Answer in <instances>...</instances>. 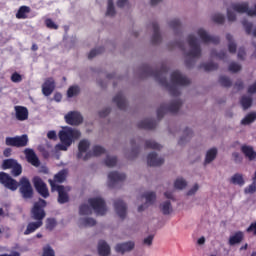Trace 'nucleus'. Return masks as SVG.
I'll return each mask as SVG.
<instances>
[{"mask_svg":"<svg viewBox=\"0 0 256 256\" xmlns=\"http://www.w3.org/2000/svg\"><path fill=\"white\" fill-rule=\"evenodd\" d=\"M242 25H243L247 35H251V33H253V23H251L247 20H243Z\"/></svg>","mask_w":256,"mask_h":256,"instance_id":"6e6d98bb","label":"nucleus"},{"mask_svg":"<svg viewBox=\"0 0 256 256\" xmlns=\"http://www.w3.org/2000/svg\"><path fill=\"white\" fill-rule=\"evenodd\" d=\"M138 129H147V130H151V129H155L157 127V122L155 120H151V119H145L140 121L137 124Z\"/></svg>","mask_w":256,"mask_h":256,"instance_id":"cd10ccee","label":"nucleus"},{"mask_svg":"<svg viewBox=\"0 0 256 256\" xmlns=\"http://www.w3.org/2000/svg\"><path fill=\"white\" fill-rule=\"evenodd\" d=\"M248 93H250V95L256 93V81L248 87Z\"/></svg>","mask_w":256,"mask_h":256,"instance_id":"774afa93","label":"nucleus"},{"mask_svg":"<svg viewBox=\"0 0 256 256\" xmlns=\"http://www.w3.org/2000/svg\"><path fill=\"white\" fill-rule=\"evenodd\" d=\"M104 51H105L104 47L92 49L88 54V59H93L94 57H97V55H101V53H103Z\"/></svg>","mask_w":256,"mask_h":256,"instance_id":"09e8293b","label":"nucleus"},{"mask_svg":"<svg viewBox=\"0 0 256 256\" xmlns=\"http://www.w3.org/2000/svg\"><path fill=\"white\" fill-rule=\"evenodd\" d=\"M58 135L62 143L58 145V149H60V151H67V149L73 145V141H77V139L81 137V132L77 129L67 127L61 130Z\"/></svg>","mask_w":256,"mask_h":256,"instance_id":"20e7f679","label":"nucleus"},{"mask_svg":"<svg viewBox=\"0 0 256 256\" xmlns=\"http://www.w3.org/2000/svg\"><path fill=\"white\" fill-rule=\"evenodd\" d=\"M51 183V191H57L58 192V203L60 205H64V203H69V194L65 191V186L63 185H57L53 182Z\"/></svg>","mask_w":256,"mask_h":256,"instance_id":"9b49d317","label":"nucleus"},{"mask_svg":"<svg viewBox=\"0 0 256 256\" xmlns=\"http://www.w3.org/2000/svg\"><path fill=\"white\" fill-rule=\"evenodd\" d=\"M55 91V79L47 78L42 85V93L45 97H49Z\"/></svg>","mask_w":256,"mask_h":256,"instance_id":"a211bd4d","label":"nucleus"},{"mask_svg":"<svg viewBox=\"0 0 256 256\" xmlns=\"http://www.w3.org/2000/svg\"><path fill=\"white\" fill-rule=\"evenodd\" d=\"M42 256H55V251L51 249V246H46L43 249Z\"/></svg>","mask_w":256,"mask_h":256,"instance_id":"e2e57ef3","label":"nucleus"},{"mask_svg":"<svg viewBox=\"0 0 256 256\" xmlns=\"http://www.w3.org/2000/svg\"><path fill=\"white\" fill-rule=\"evenodd\" d=\"M91 144L89 143L88 140H81L78 144V151L80 152H84V153H87V149H89V146Z\"/></svg>","mask_w":256,"mask_h":256,"instance_id":"c03bdc74","label":"nucleus"},{"mask_svg":"<svg viewBox=\"0 0 256 256\" xmlns=\"http://www.w3.org/2000/svg\"><path fill=\"white\" fill-rule=\"evenodd\" d=\"M169 26L173 31H179L181 29V21H179V19H174L169 22Z\"/></svg>","mask_w":256,"mask_h":256,"instance_id":"4d7b16f0","label":"nucleus"},{"mask_svg":"<svg viewBox=\"0 0 256 256\" xmlns=\"http://www.w3.org/2000/svg\"><path fill=\"white\" fill-rule=\"evenodd\" d=\"M241 69H242L241 64H239L237 62H232L228 66V71H230V73H239V71H241Z\"/></svg>","mask_w":256,"mask_h":256,"instance_id":"a18cd8bd","label":"nucleus"},{"mask_svg":"<svg viewBox=\"0 0 256 256\" xmlns=\"http://www.w3.org/2000/svg\"><path fill=\"white\" fill-rule=\"evenodd\" d=\"M67 179V170L63 169L60 170L57 174L54 175V179L48 180V183L50 184L51 187V182L54 183V185H57V183H64V181Z\"/></svg>","mask_w":256,"mask_h":256,"instance_id":"a878e982","label":"nucleus"},{"mask_svg":"<svg viewBox=\"0 0 256 256\" xmlns=\"http://www.w3.org/2000/svg\"><path fill=\"white\" fill-rule=\"evenodd\" d=\"M103 154H105V148L100 145H95L92 148V151H89L85 154L83 161H87L88 159H91V157H101Z\"/></svg>","mask_w":256,"mask_h":256,"instance_id":"5701e85b","label":"nucleus"},{"mask_svg":"<svg viewBox=\"0 0 256 256\" xmlns=\"http://www.w3.org/2000/svg\"><path fill=\"white\" fill-rule=\"evenodd\" d=\"M45 207H47V201L44 199L40 198L37 202L34 203L30 211V217L35 222H30L27 224L24 235H31V233H35L37 229H41V227H43V219L47 217Z\"/></svg>","mask_w":256,"mask_h":256,"instance_id":"f03ea898","label":"nucleus"},{"mask_svg":"<svg viewBox=\"0 0 256 256\" xmlns=\"http://www.w3.org/2000/svg\"><path fill=\"white\" fill-rule=\"evenodd\" d=\"M55 227H57V220L54 218H48L46 220V229H48V231H53Z\"/></svg>","mask_w":256,"mask_h":256,"instance_id":"5fc2aeb1","label":"nucleus"},{"mask_svg":"<svg viewBox=\"0 0 256 256\" xmlns=\"http://www.w3.org/2000/svg\"><path fill=\"white\" fill-rule=\"evenodd\" d=\"M88 203L96 215H105V213H107V204H105V200L103 198H90L88 199Z\"/></svg>","mask_w":256,"mask_h":256,"instance_id":"6e6552de","label":"nucleus"},{"mask_svg":"<svg viewBox=\"0 0 256 256\" xmlns=\"http://www.w3.org/2000/svg\"><path fill=\"white\" fill-rule=\"evenodd\" d=\"M247 233H253V235H256V221L247 228Z\"/></svg>","mask_w":256,"mask_h":256,"instance_id":"338daca9","label":"nucleus"},{"mask_svg":"<svg viewBox=\"0 0 256 256\" xmlns=\"http://www.w3.org/2000/svg\"><path fill=\"white\" fill-rule=\"evenodd\" d=\"M28 13H31V8L29 6H21L16 13V19H27Z\"/></svg>","mask_w":256,"mask_h":256,"instance_id":"7c9ffc66","label":"nucleus"},{"mask_svg":"<svg viewBox=\"0 0 256 256\" xmlns=\"http://www.w3.org/2000/svg\"><path fill=\"white\" fill-rule=\"evenodd\" d=\"M106 15L108 17H113L115 15V5L113 4V0H108Z\"/></svg>","mask_w":256,"mask_h":256,"instance_id":"864d4df0","label":"nucleus"},{"mask_svg":"<svg viewBox=\"0 0 256 256\" xmlns=\"http://www.w3.org/2000/svg\"><path fill=\"white\" fill-rule=\"evenodd\" d=\"M32 183L39 195L43 197L44 199H47L49 197V188H47V184L41 179L39 176H35L32 179Z\"/></svg>","mask_w":256,"mask_h":256,"instance_id":"9d476101","label":"nucleus"},{"mask_svg":"<svg viewBox=\"0 0 256 256\" xmlns=\"http://www.w3.org/2000/svg\"><path fill=\"white\" fill-rule=\"evenodd\" d=\"M211 57H217L221 61H225V59H227V52L224 50H222L220 52H217V50H212Z\"/></svg>","mask_w":256,"mask_h":256,"instance_id":"37998d69","label":"nucleus"},{"mask_svg":"<svg viewBox=\"0 0 256 256\" xmlns=\"http://www.w3.org/2000/svg\"><path fill=\"white\" fill-rule=\"evenodd\" d=\"M171 82L174 85H180L181 87L191 84V80H189V78L186 76H183L179 71H174L171 73Z\"/></svg>","mask_w":256,"mask_h":256,"instance_id":"4468645a","label":"nucleus"},{"mask_svg":"<svg viewBox=\"0 0 256 256\" xmlns=\"http://www.w3.org/2000/svg\"><path fill=\"white\" fill-rule=\"evenodd\" d=\"M256 121V112H251L247 114L241 121L242 125H251Z\"/></svg>","mask_w":256,"mask_h":256,"instance_id":"ea45409f","label":"nucleus"},{"mask_svg":"<svg viewBox=\"0 0 256 256\" xmlns=\"http://www.w3.org/2000/svg\"><path fill=\"white\" fill-rule=\"evenodd\" d=\"M113 103H116L118 109L121 111H125V109H127V100L125 99V96H123L122 92H119L114 96Z\"/></svg>","mask_w":256,"mask_h":256,"instance_id":"b1692460","label":"nucleus"},{"mask_svg":"<svg viewBox=\"0 0 256 256\" xmlns=\"http://www.w3.org/2000/svg\"><path fill=\"white\" fill-rule=\"evenodd\" d=\"M200 69H204V71L209 72V71H217L219 69V64L215 62H206L200 64Z\"/></svg>","mask_w":256,"mask_h":256,"instance_id":"72a5a7b5","label":"nucleus"},{"mask_svg":"<svg viewBox=\"0 0 256 256\" xmlns=\"http://www.w3.org/2000/svg\"><path fill=\"white\" fill-rule=\"evenodd\" d=\"M243 241V232L238 231L233 236H230L229 238V245H237Z\"/></svg>","mask_w":256,"mask_h":256,"instance_id":"2f4dec72","label":"nucleus"},{"mask_svg":"<svg viewBox=\"0 0 256 256\" xmlns=\"http://www.w3.org/2000/svg\"><path fill=\"white\" fill-rule=\"evenodd\" d=\"M98 253L100 256H109L111 255V247L105 240H100L98 242Z\"/></svg>","mask_w":256,"mask_h":256,"instance_id":"393cba45","label":"nucleus"},{"mask_svg":"<svg viewBox=\"0 0 256 256\" xmlns=\"http://www.w3.org/2000/svg\"><path fill=\"white\" fill-rule=\"evenodd\" d=\"M0 183L4 185L6 189H10V191H17L19 188L22 199H33V186L29 178L25 176L20 178L19 182H17V180L13 179L9 174L0 172Z\"/></svg>","mask_w":256,"mask_h":256,"instance_id":"f257e3e1","label":"nucleus"},{"mask_svg":"<svg viewBox=\"0 0 256 256\" xmlns=\"http://www.w3.org/2000/svg\"><path fill=\"white\" fill-rule=\"evenodd\" d=\"M198 37H200L202 43H213L214 45H219L221 39L219 36H211L207 34V31L205 29H198L197 31Z\"/></svg>","mask_w":256,"mask_h":256,"instance_id":"2eb2a0df","label":"nucleus"},{"mask_svg":"<svg viewBox=\"0 0 256 256\" xmlns=\"http://www.w3.org/2000/svg\"><path fill=\"white\" fill-rule=\"evenodd\" d=\"M242 153L249 159V161H253L256 159V152L253 150V147L244 145L241 147Z\"/></svg>","mask_w":256,"mask_h":256,"instance_id":"c756f323","label":"nucleus"},{"mask_svg":"<svg viewBox=\"0 0 256 256\" xmlns=\"http://www.w3.org/2000/svg\"><path fill=\"white\" fill-rule=\"evenodd\" d=\"M114 209L120 219H125L127 217V204L121 199H117L114 202Z\"/></svg>","mask_w":256,"mask_h":256,"instance_id":"f3484780","label":"nucleus"},{"mask_svg":"<svg viewBox=\"0 0 256 256\" xmlns=\"http://www.w3.org/2000/svg\"><path fill=\"white\" fill-rule=\"evenodd\" d=\"M219 83L222 87H231V85H233V82H231V79L227 76H220Z\"/></svg>","mask_w":256,"mask_h":256,"instance_id":"603ef678","label":"nucleus"},{"mask_svg":"<svg viewBox=\"0 0 256 256\" xmlns=\"http://www.w3.org/2000/svg\"><path fill=\"white\" fill-rule=\"evenodd\" d=\"M97 221L93 218H81L80 227H95Z\"/></svg>","mask_w":256,"mask_h":256,"instance_id":"e433bc0d","label":"nucleus"},{"mask_svg":"<svg viewBox=\"0 0 256 256\" xmlns=\"http://www.w3.org/2000/svg\"><path fill=\"white\" fill-rule=\"evenodd\" d=\"M233 11H236V13H247L249 15V3L243 2V3H233L232 4Z\"/></svg>","mask_w":256,"mask_h":256,"instance_id":"c85d7f7f","label":"nucleus"},{"mask_svg":"<svg viewBox=\"0 0 256 256\" xmlns=\"http://www.w3.org/2000/svg\"><path fill=\"white\" fill-rule=\"evenodd\" d=\"M188 45L190 47V51L187 53V57H192L193 59L201 57V46L199 45V40L195 35H188Z\"/></svg>","mask_w":256,"mask_h":256,"instance_id":"423d86ee","label":"nucleus"},{"mask_svg":"<svg viewBox=\"0 0 256 256\" xmlns=\"http://www.w3.org/2000/svg\"><path fill=\"white\" fill-rule=\"evenodd\" d=\"M163 215H170L173 208L171 207V201H166L160 206Z\"/></svg>","mask_w":256,"mask_h":256,"instance_id":"a19ab883","label":"nucleus"},{"mask_svg":"<svg viewBox=\"0 0 256 256\" xmlns=\"http://www.w3.org/2000/svg\"><path fill=\"white\" fill-rule=\"evenodd\" d=\"M24 155L26 157V161H28L30 165H33V167H39L41 165V161L39 160V157H37L35 150L26 148L24 150Z\"/></svg>","mask_w":256,"mask_h":256,"instance_id":"dca6fc26","label":"nucleus"},{"mask_svg":"<svg viewBox=\"0 0 256 256\" xmlns=\"http://www.w3.org/2000/svg\"><path fill=\"white\" fill-rule=\"evenodd\" d=\"M127 179V176L124 173H119L117 171L110 172L108 174V187L113 189L116 183H123Z\"/></svg>","mask_w":256,"mask_h":256,"instance_id":"ddd939ff","label":"nucleus"},{"mask_svg":"<svg viewBox=\"0 0 256 256\" xmlns=\"http://www.w3.org/2000/svg\"><path fill=\"white\" fill-rule=\"evenodd\" d=\"M181 105H183V102L179 99L172 101L169 105L161 104L157 109V118L163 119L165 113H178Z\"/></svg>","mask_w":256,"mask_h":256,"instance_id":"39448f33","label":"nucleus"},{"mask_svg":"<svg viewBox=\"0 0 256 256\" xmlns=\"http://www.w3.org/2000/svg\"><path fill=\"white\" fill-rule=\"evenodd\" d=\"M147 163L149 167H161L165 163V159L157 157V153L152 152L147 156Z\"/></svg>","mask_w":256,"mask_h":256,"instance_id":"aec40b11","label":"nucleus"},{"mask_svg":"<svg viewBox=\"0 0 256 256\" xmlns=\"http://www.w3.org/2000/svg\"><path fill=\"white\" fill-rule=\"evenodd\" d=\"M142 197L146 199V203L138 207L139 213L145 211V209H147V205H153V203H155V199H157V194H155V192H147L143 194Z\"/></svg>","mask_w":256,"mask_h":256,"instance_id":"6ab92c4d","label":"nucleus"},{"mask_svg":"<svg viewBox=\"0 0 256 256\" xmlns=\"http://www.w3.org/2000/svg\"><path fill=\"white\" fill-rule=\"evenodd\" d=\"M227 17L228 21H236L237 15H235V12L231 11L230 8L227 9Z\"/></svg>","mask_w":256,"mask_h":256,"instance_id":"0e129e2a","label":"nucleus"},{"mask_svg":"<svg viewBox=\"0 0 256 256\" xmlns=\"http://www.w3.org/2000/svg\"><path fill=\"white\" fill-rule=\"evenodd\" d=\"M230 183H232V185H240V187H243V185H245L243 174H240V173L234 174L230 179Z\"/></svg>","mask_w":256,"mask_h":256,"instance_id":"473e14b6","label":"nucleus"},{"mask_svg":"<svg viewBox=\"0 0 256 256\" xmlns=\"http://www.w3.org/2000/svg\"><path fill=\"white\" fill-rule=\"evenodd\" d=\"M45 25L47 29H54V30L59 29V25L55 24V22L50 18L45 20Z\"/></svg>","mask_w":256,"mask_h":256,"instance_id":"bf43d9fd","label":"nucleus"},{"mask_svg":"<svg viewBox=\"0 0 256 256\" xmlns=\"http://www.w3.org/2000/svg\"><path fill=\"white\" fill-rule=\"evenodd\" d=\"M5 145H7V147L17 148L27 147V145H29V137L27 134L15 137H6Z\"/></svg>","mask_w":256,"mask_h":256,"instance_id":"0eeeda50","label":"nucleus"},{"mask_svg":"<svg viewBox=\"0 0 256 256\" xmlns=\"http://www.w3.org/2000/svg\"><path fill=\"white\" fill-rule=\"evenodd\" d=\"M153 35L151 38L153 45H159L161 43V33L159 32V24L157 22H152Z\"/></svg>","mask_w":256,"mask_h":256,"instance_id":"bb28decb","label":"nucleus"},{"mask_svg":"<svg viewBox=\"0 0 256 256\" xmlns=\"http://www.w3.org/2000/svg\"><path fill=\"white\" fill-rule=\"evenodd\" d=\"M15 115L17 121H27L29 119V110L25 106H15Z\"/></svg>","mask_w":256,"mask_h":256,"instance_id":"412c9836","label":"nucleus"},{"mask_svg":"<svg viewBox=\"0 0 256 256\" xmlns=\"http://www.w3.org/2000/svg\"><path fill=\"white\" fill-rule=\"evenodd\" d=\"M245 55H247V53L245 52V48H239L238 59H240L241 61H245Z\"/></svg>","mask_w":256,"mask_h":256,"instance_id":"69168bd1","label":"nucleus"},{"mask_svg":"<svg viewBox=\"0 0 256 256\" xmlns=\"http://www.w3.org/2000/svg\"><path fill=\"white\" fill-rule=\"evenodd\" d=\"M240 103L244 111H246V109H249V107L253 105V98L248 96H242L240 99Z\"/></svg>","mask_w":256,"mask_h":256,"instance_id":"4c0bfd02","label":"nucleus"},{"mask_svg":"<svg viewBox=\"0 0 256 256\" xmlns=\"http://www.w3.org/2000/svg\"><path fill=\"white\" fill-rule=\"evenodd\" d=\"M212 21H214V23H218L219 25H223V23H225V16L222 14H215L212 16Z\"/></svg>","mask_w":256,"mask_h":256,"instance_id":"13d9d810","label":"nucleus"},{"mask_svg":"<svg viewBox=\"0 0 256 256\" xmlns=\"http://www.w3.org/2000/svg\"><path fill=\"white\" fill-rule=\"evenodd\" d=\"M191 137H193V130L186 128L184 130V136H182L179 141L178 144L180 145H185V143H187V141H189V139H191Z\"/></svg>","mask_w":256,"mask_h":256,"instance_id":"c9c22d12","label":"nucleus"},{"mask_svg":"<svg viewBox=\"0 0 256 256\" xmlns=\"http://www.w3.org/2000/svg\"><path fill=\"white\" fill-rule=\"evenodd\" d=\"M80 92L81 89L79 88V86H71L67 91V95L68 97H75L79 95Z\"/></svg>","mask_w":256,"mask_h":256,"instance_id":"3c124183","label":"nucleus"},{"mask_svg":"<svg viewBox=\"0 0 256 256\" xmlns=\"http://www.w3.org/2000/svg\"><path fill=\"white\" fill-rule=\"evenodd\" d=\"M215 157H217V148H211L206 153V158H205V162H204L205 165L215 161Z\"/></svg>","mask_w":256,"mask_h":256,"instance_id":"f704fd0d","label":"nucleus"},{"mask_svg":"<svg viewBox=\"0 0 256 256\" xmlns=\"http://www.w3.org/2000/svg\"><path fill=\"white\" fill-rule=\"evenodd\" d=\"M104 163H105L106 167H115V165H117V157L116 156H112V157L108 156L104 160Z\"/></svg>","mask_w":256,"mask_h":256,"instance_id":"de8ad7c7","label":"nucleus"},{"mask_svg":"<svg viewBox=\"0 0 256 256\" xmlns=\"http://www.w3.org/2000/svg\"><path fill=\"white\" fill-rule=\"evenodd\" d=\"M161 147L159 143L153 141V140H146L145 142V148L146 149H156L157 151H161Z\"/></svg>","mask_w":256,"mask_h":256,"instance_id":"79ce46f5","label":"nucleus"},{"mask_svg":"<svg viewBox=\"0 0 256 256\" xmlns=\"http://www.w3.org/2000/svg\"><path fill=\"white\" fill-rule=\"evenodd\" d=\"M11 81L12 83H21L23 81V76H21V74L14 72L11 75Z\"/></svg>","mask_w":256,"mask_h":256,"instance_id":"052dcab7","label":"nucleus"},{"mask_svg":"<svg viewBox=\"0 0 256 256\" xmlns=\"http://www.w3.org/2000/svg\"><path fill=\"white\" fill-rule=\"evenodd\" d=\"M2 169H12L11 173L13 177H19L21 173H23V166L19 164V162L13 158L5 159L2 163Z\"/></svg>","mask_w":256,"mask_h":256,"instance_id":"1a4fd4ad","label":"nucleus"},{"mask_svg":"<svg viewBox=\"0 0 256 256\" xmlns=\"http://www.w3.org/2000/svg\"><path fill=\"white\" fill-rule=\"evenodd\" d=\"M174 187L175 189H180V190L185 189V187H187V181H185V179L183 178H178L174 182Z\"/></svg>","mask_w":256,"mask_h":256,"instance_id":"8fccbe9b","label":"nucleus"},{"mask_svg":"<svg viewBox=\"0 0 256 256\" xmlns=\"http://www.w3.org/2000/svg\"><path fill=\"white\" fill-rule=\"evenodd\" d=\"M79 213L80 215H91L93 213V210H91V207L87 204H82L79 207Z\"/></svg>","mask_w":256,"mask_h":256,"instance_id":"49530a36","label":"nucleus"},{"mask_svg":"<svg viewBox=\"0 0 256 256\" xmlns=\"http://www.w3.org/2000/svg\"><path fill=\"white\" fill-rule=\"evenodd\" d=\"M226 39L229 42V44H228L229 53H237V44H235V42H233V35L227 34Z\"/></svg>","mask_w":256,"mask_h":256,"instance_id":"58836bf2","label":"nucleus"},{"mask_svg":"<svg viewBox=\"0 0 256 256\" xmlns=\"http://www.w3.org/2000/svg\"><path fill=\"white\" fill-rule=\"evenodd\" d=\"M140 69L142 71V77H154L155 81H157L162 87L168 89L172 97H179L181 95L179 88L175 85H170L167 78L163 76L161 70L153 69L148 64L142 65Z\"/></svg>","mask_w":256,"mask_h":256,"instance_id":"7ed1b4c3","label":"nucleus"},{"mask_svg":"<svg viewBox=\"0 0 256 256\" xmlns=\"http://www.w3.org/2000/svg\"><path fill=\"white\" fill-rule=\"evenodd\" d=\"M133 249H135V242L132 241L119 243L115 247L116 253H121L122 255L133 251Z\"/></svg>","mask_w":256,"mask_h":256,"instance_id":"4be33fe9","label":"nucleus"},{"mask_svg":"<svg viewBox=\"0 0 256 256\" xmlns=\"http://www.w3.org/2000/svg\"><path fill=\"white\" fill-rule=\"evenodd\" d=\"M64 119L68 125H81L83 123V116L78 111H70L65 116Z\"/></svg>","mask_w":256,"mask_h":256,"instance_id":"f8f14e48","label":"nucleus"},{"mask_svg":"<svg viewBox=\"0 0 256 256\" xmlns=\"http://www.w3.org/2000/svg\"><path fill=\"white\" fill-rule=\"evenodd\" d=\"M244 192L246 194H250L252 195L253 193H256V182H253L252 184H250L248 187H246L244 189Z\"/></svg>","mask_w":256,"mask_h":256,"instance_id":"680f3d73","label":"nucleus"}]
</instances>
